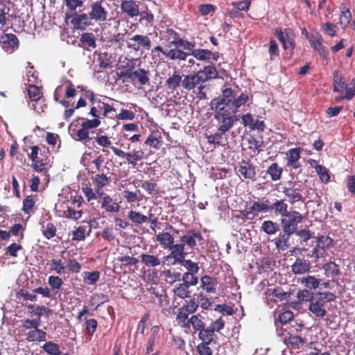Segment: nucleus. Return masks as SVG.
<instances>
[{
    "instance_id": "ddd939ff",
    "label": "nucleus",
    "mask_w": 355,
    "mask_h": 355,
    "mask_svg": "<svg viewBox=\"0 0 355 355\" xmlns=\"http://www.w3.org/2000/svg\"><path fill=\"white\" fill-rule=\"evenodd\" d=\"M235 170L244 179H248L252 181L256 180V166L249 159H242L241 162H239L238 166L235 168Z\"/></svg>"
},
{
    "instance_id": "0eeeda50",
    "label": "nucleus",
    "mask_w": 355,
    "mask_h": 355,
    "mask_svg": "<svg viewBox=\"0 0 355 355\" xmlns=\"http://www.w3.org/2000/svg\"><path fill=\"white\" fill-rule=\"evenodd\" d=\"M302 191L303 185L300 182L288 181L282 187V193L291 205L304 201Z\"/></svg>"
},
{
    "instance_id": "393cba45",
    "label": "nucleus",
    "mask_w": 355,
    "mask_h": 355,
    "mask_svg": "<svg viewBox=\"0 0 355 355\" xmlns=\"http://www.w3.org/2000/svg\"><path fill=\"white\" fill-rule=\"evenodd\" d=\"M292 234L293 233L290 232L283 231L280 232L278 236L272 240L276 248L280 250H287L290 246L289 240Z\"/></svg>"
},
{
    "instance_id": "338daca9",
    "label": "nucleus",
    "mask_w": 355,
    "mask_h": 355,
    "mask_svg": "<svg viewBox=\"0 0 355 355\" xmlns=\"http://www.w3.org/2000/svg\"><path fill=\"white\" fill-rule=\"evenodd\" d=\"M297 297L301 302H309L311 303L315 298V296H314L313 292L304 289L297 292Z\"/></svg>"
},
{
    "instance_id": "774afa93",
    "label": "nucleus",
    "mask_w": 355,
    "mask_h": 355,
    "mask_svg": "<svg viewBox=\"0 0 355 355\" xmlns=\"http://www.w3.org/2000/svg\"><path fill=\"white\" fill-rule=\"evenodd\" d=\"M181 308L185 310L186 312L193 314L197 311L198 303L194 298H191L189 300H185Z\"/></svg>"
},
{
    "instance_id": "7c9ffc66",
    "label": "nucleus",
    "mask_w": 355,
    "mask_h": 355,
    "mask_svg": "<svg viewBox=\"0 0 355 355\" xmlns=\"http://www.w3.org/2000/svg\"><path fill=\"white\" fill-rule=\"evenodd\" d=\"M121 8L123 12L131 17H136L139 14V6L134 1H123Z\"/></svg>"
},
{
    "instance_id": "680f3d73",
    "label": "nucleus",
    "mask_w": 355,
    "mask_h": 355,
    "mask_svg": "<svg viewBox=\"0 0 355 355\" xmlns=\"http://www.w3.org/2000/svg\"><path fill=\"white\" fill-rule=\"evenodd\" d=\"M182 284H188V286H193L198 283V278L196 273L184 272L182 276Z\"/></svg>"
},
{
    "instance_id": "b1692460",
    "label": "nucleus",
    "mask_w": 355,
    "mask_h": 355,
    "mask_svg": "<svg viewBox=\"0 0 355 355\" xmlns=\"http://www.w3.org/2000/svg\"><path fill=\"white\" fill-rule=\"evenodd\" d=\"M223 90L224 92H230L231 103L236 112H238L239 107L245 105L250 100L248 94L245 93H241L239 96L236 97L234 94V91L231 88H225Z\"/></svg>"
},
{
    "instance_id": "603ef678",
    "label": "nucleus",
    "mask_w": 355,
    "mask_h": 355,
    "mask_svg": "<svg viewBox=\"0 0 355 355\" xmlns=\"http://www.w3.org/2000/svg\"><path fill=\"white\" fill-rule=\"evenodd\" d=\"M129 219L135 224L140 225L148 221V217L141 213L135 211H130L128 212Z\"/></svg>"
},
{
    "instance_id": "5fc2aeb1",
    "label": "nucleus",
    "mask_w": 355,
    "mask_h": 355,
    "mask_svg": "<svg viewBox=\"0 0 355 355\" xmlns=\"http://www.w3.org/2000/svg\"><path fill=\"white\" fill-rule=\"evenodd\" d=\"M323 268L328 277H334L340 275V268L338 265L334 262L327 263L324 265Z\"/></svg>"
},
{
    "instance_id": "6e6552de",
    "label": "nucleus",
    "mask_w": 355,
    "mask_h": 355,
    "mask_svg": "<svg viewBox=\"0 0 355 355\" xmlns=\"http://www.w3.org/2000/svg\"><path fill=\"white\" fill-rule=\"evenodd\" d=\"M303 216L299 211L291 210L284 216L281 219V225L282 230L290 232L293 234L297 230V225L302 223Z\"/></svg>"
},
{
    "instance_id": "4468645a",
    "label": "nucleus",
    "mask_w": 355,
    "mask_h": 355,
    "mask_svg": "<svg viewBox=\"0 0 355 355\" xmlns=\"http://www.w3.org/2000/svg\"><path fill=\"white\" fill-rule=\"evenodd\" d=\"M308 309L314 318H323L327 314V304L318 295L309 303Z\"/></svg>"
},
{
    "instance_id": "cd10ccee",
    "label": "nucleus",
    "mask_w": 355,
    "mask_h": 355,
    "mask_svg": "<svg viewBox=\"0 0 355 355\" xmlns=\"http://www.w3.org/2000/svg\"><path fill=\"white\" fill-rule=\"evenodd\" d=\"M189 288L187 284H176L173 288L175 299L186 300L187 298H190L191 297V291L189 290Z\"/></svg>"
},
{
    "instance_id": "bf43d9fd",
    "label": "nucleus",
    "mask_w": 355,
    "mask_h": 355,
    "mask_svg": "<svg viewBox=\"0 0 355 355\" xmlns=\"http://www.w3.org/2000/svg\"><path fill=\"white\" fill-rule=\"evenodd\" d=\"M116 261L121 262L122 266L124 267L136 266L139 262V260L137 258L129 255L117 257Z\"/></svg>"
},
{
    "instance_id": "ea45409f",
    "label": "nucleus",
    "mask_w": 355,
    "mask_h": 355,
    "mask_svg": "<svg viewBox=\"0 0 355 355\" xmlns=\"http://www.w3.org/2000/svg\"><path fill=\"white\" fill-rule=\"evenodd\" d=\"M191 314L190 313L186 312L182 308H180L178 310V314L176 315L175 320L178 324H180L182 327L188 329L189 328V322L190 318H189V315Z\"/></svg>"
},
{
    "instance_id": "39448f33",
    "label": "nucleus",
    "mask_w": 355,
    "mask_h": 355,
    "mask_svg": "<svg viewBox=\"0 0 355 355\" xmlns=\"http://www.w3.org/2000/svg\"><path fill=\"white\" fill-rule=\"evenodd\" d=\"M78 119L83 121L81 128L78 130L71 129V135L76 141L87 143L91 139L89 135V130L98 127L101 125V120L98 119H88L83 117Z\"/></svg>"
},
{
    "instance_id": "3c124183",
    "label": "nucleus",
    "mask_w": 355,
    "mask_h": 355,
    "mask_svg": "<svg viewBox=\"0 0 355 355\" xmlns=\"http://www.w3.org/2000/svg\"><path fill=\"white\" fill-rule=\"evenodd\" d=\"M83 278L85 283L89 285L95 284L100 278V272L98 271L84 272Z\"/></svg>"
},
{
    "instance_id": "f03ea898",
    "label": "nucleus",
    "mask_w": 355,
    "mask_h": 355,
    "mask_svg": "<svg viewBox=\"0 0 355 355\" xmlns=\"http://www.w3.org/2000/svg\"><path fill=\"white\" fill-rule=\"evenodd\" d=\"M95 141L103 148L110 147L115 155L120 158L125 159V163H128L133 167H135L139 161L148 157V155L141 150L134 149L131 152L126 153L116 147L111 146V141L106 135H101L95 137Z\"/></svg>"
},
{
    "instance_id": "de8ad7c7",
    "label": "nucleus",
    "mask_w": 355,
    "mask_h": 355,
    "mask_svg": "<svg viewBox=\"0 0 355 355\" xmlns=\"http://www.w3.org/2000/svg\"><path fill=\"white\" fill-rule=\"evenodd\" d=\"M42 348L49 355H60L62 354L59 345L52 341L45 343Z\"/></svg>"
},
{
    "instance_id": "4d7b16f0",
    "label": "nucleus",
    "mask_w": 355,
    "mask_h": 355,
    "mask_svg": "<svg viewBox=\"0 0 355 355\" xmlns=\"http://www.w3.org/2000/svg\"><path fill=\"white\" fill-rule=\"evenodd\" d=\"M134 65L127 66V69L123 71H121L120 72H117V76L119 79L122 80L123 83L128 82L129 80H131L133 82V69H134Z\"/></svg>"
},
{
    "instance_id": "e2e57ef3",
    "label": "nucleus",
    "mask_w": 355,
    "mask_h": 355,
    "mask_svg": "<svg viewBox=\"0 0 355 355\" xmlns=\"http://www.w3.org/2000/svg\"><path fill=\"white\" fill-rule=\"evenodd\" d=\"M301 282L309 289H315L320 284V281L318 279L310 275L302 277Z\"/></svg>"
},
{
    "instance_id": "2f4dec72",
    "label": "nucleus",
    "mask_w": 355,
    "mask_h": 355,
    "mask_svg": "<svg viewBox=\"0 0 355 355\" xmlns=\"http://www.w3.org/2000/svg\"><path fill=\"white\" fill-rule=\"evenodd\" d=\"M133 75V82L137 80L138 83L141 85H147L150 83V73L148 71H146L144 69H138L136 71H134L132 73Z\"/></svg>"
},
{
    "instance_id": "a878e982",
    "label": "nucleus",
    "mask_w": 355,
    "mask_h": 355,
    "mask_svg": "<svg viewBox=\"0 0 355 355\" xmlns=\"http://www.w3.org/2000/svg\"><path fill=\"white\" fill-rule=\"evenodd\" d=\"M311 268L309 260L297 258L291 266V270L295 275H303L309 272Z\"/></svg>"
},
{
    "instance_id": "79ce46f5",
    "label": "nucleus",
    "mask_w": 355,
    "mask_h": 355,
    "mask_svg": "<svg viewBox=\"0 0 355 355\" xmlns=\"http://www.w3.org/2000/svg\"><path fill=\"white\" fill-rule=\"evenodd\" d=\"M306 339L302 338L300 335L293 336L285 338V342L288 343L293 349H300L306 343Z\"/></svg>"
},
{
    "instance_id": "473e14b6",
    "label": "nucleus",
    "mask_w": 355,
    "mask_h": 355,
    "mask_svg": "<svg viewBox=\"0 0 355 355\" xmlns=\"http://www.w3.org/2000/svg\"><path fill=\"white\" fill-rule=\"evenodd\" d=\"M283 168L277 163H272L266 170L268 174L272 181H278L282 178Z\"/></svg>"
},
{
    "instance_id": "f257e3e1",
    "label": "nucleus",
    "mask_w": 355,
    "mask_h": 355,
    "mask_svg": "<svg viewBox=\"0 0 355 355\" xmlns=\"http://www.w3.org/2000/svg\"><path fill=\"white\" fill-rule=\"evenodd\" d=\"M159 53H162L166 58L175 60H186L189 55H193L198 60L207 61L211 59L212 51L205 49H196L193 53L184 52L178 49H164L160 46H157L151 50L153 58L159 57Z\"/></svg>"
},
{
    "instance_id": "6e6d98bb",
    "label": "nucleus",
    "mask_w": 355,
    "mask_h": 355,
    "mask_svg": "<svg viewBox=\"0 0 355 355\" xmlns=\"http://www.w3.org/2000/svg\"><path fill=\"white\" fill-rule=\"evenodd\" d=\"M28 95L32 101H37L42 97V92L35 85H30L28 88Z\"/></svg>"
},
{
    "instance_id": "a211bd4d",
    "label": "nucleus",
    "mask_w": 355,
    "mask_h": 355,
    "mask_svg": "<svg viewBox=\"0 0 355 355\" xmlns=\"http://www.w3.org/2000/svg\"><path fill=\"white\" fill-rule=\"evenodd\" d=\"M92 184L96 192L98 193V197H103L104 192L103 188L110 184V178L103 173H98L91 178Z\"/></svg>"
},
{
    "instance_id": "2eb2a0df",
    "label": "nucleus",
    "mask_w": 355,
    "mask_h": 355,
    "mask_svg": "<svg viewBox=\"0 0 355 355\" xmlns=\"http://www.w3.org/2000/svg\"><path fill=\"white\" fill-rule=\"evenodd\" d=\"M127 46L136 51L141 49L149 50L151 46V40L146 35H135L127 42Z\"/></svg>"
},
{
    "instance_id": "9b49d317",
    "label": "nucleus",
    "mask_w": 355,
    "mask_h": 355,
    "mask_svg": "<svg viewBox=\"0 0 355 355\" xmlns=\"http://www.w3.org/2000/svg\"><path fill=\"white\" fill-rule=\"evenodd\" d=\"M186 78H187V75L182 78L180 71L175 70L166 80L165 85L168 89L172 92L175 91L180 85L184 89L189 92L194 89V87L187 85Z\"/></svg>"
},
{
    "instance_id": "49530a36",
    "label": "nucleus",
    "mask_w": 355,
    "mask_h": 355,
    "mask_svg": "<svg viewBox=\"0 0 355 355\" xmlns=\"http://www.w3.org/2000/svg\"><path fill=\"white\" fill-rule=\"evenodd\" d=\"M42 232L43 236L48 240L51 239L56 235L57 228L53 223H47L42 225Z\"/></svg>"
},
{
    "instance_id": "864d4df0",
    "label": "nucleus",
    "mask_w": 355,
    "mask_h": 355,
    "mask_svg": "<svg viewBox=\"0 0 355 355\" xmlns=\"http://www.w3.org/2000/svg\"><path fill=\"white\" fill-rule=\"evenodd\" d=\"M110 56L107 53H99L97 61L100 69H106L112 67Z\"/></svg>"
},
{
    "instance_id": "6ab92c4d",
    "label": "nucleus",
    "mask_w": 355,
    "mask_h": 355,
    "mask_svg": "<svg viewBox=\"0 0 355 355\" xmlns=\"http://www.w3.org/2000/svg\"><path fill=\"white\" fill-rule=\"evenodd\" d=\"M219 123L218 131L222 133L228 132L234 125V122L237 120L236 116H214Z\"/></svg>"
},
{
    "instance_id": "f8f14e48",
    "label": "nucleus",
    "mask_w": 355,
    "mask_h": 355,
    "mask_svg": "<svg viewBox=\"0 0 355 355\" xmlns=\"http://www.w3.org/2000/svg\"><path fill=\"white\" fill-rule=\"evenodd\" d=\"M306 32L305 37L309 40L311 46L316 51L318 52L320 55L325 60L329 59V51L325 46L322 44V35L309 34L306 28H303L302 33Z\"/></svg>"
},
{
    "instance_id": "c85d7f7f",
    "label": "nucleus",
    "mask_w": 355,
    "mask_h": 355,
    "mask_svg": "<svg viewBox=\"0 0 355 355\" xmlns=\"http://www.w3.org/2000/svg\"><path fill=\"white\" fill-rule=\"evenodd\" d=\"M169 250H171V252L168 257H173L178 262L183 260L187 254L184 252L185 245L182 242L178 244H174L173 243Z\"/></svg>"
},
{
    "instance_id": "20e7f679",
    "label": "nucleus",
    "mask_w": 355,
    "mask_h": 355,
    "mask_svg": "<svg viewBox=\"0 0 355 355\" xmlns=\"http://www.w3.org/2000/svg\"><path fill=\"white\" fill-rule=\"evenodd\" d=\"M218 77V72L216 67L212 64L204 66L202 69L194 73L187 74V83L189 85L196 87L200 83H205Z\"/></svg>"
},
{
    "instance_id": "c03bdc74",
    "label": "nucleus",
    "mask_w": 355,
    "mask_h": 355,
    "mask_svg": "<svg viewBox=\"0 0 355 355\" xmlns=\"http://www.w3.org/2000/svg\"><path fill=\"white\" fill-rule=\"evenodd\" d=\"M166 41L168 42L170 45H173L175 47V49L178 48L179 41L181 40V37L178 33L174 31L172 28H168L165 32Z\"/></svg>"
},
{
    "instance_id": "58836bf2",
    "label": "nucleus",
    "mask_w": 355,
    "mask_h": 355,
    "mask_svg": "<svg viewBox=\"0 0 355 355\" xmlns=\"http://www.w3.org/2000/svg\"><path fill=\"white\" fill-rule=\"evenodd\" d=\"M156 240L164 248L169 249L174 243L173 236L168 232H162L156 235Z\"/></svg>"
},
{
    "instance_id": "4c0bfd02",
    "label": "nucleus",
    "mask_w": 355,
    "mask_h": 355,
    "mask_svg": "<svg viewBox=\"0 0 355 355\" xmlns=\"http://www.w3.org/2000/svg\"><path fill=\"white\" fill-rule=\"evenodd\" d=\"M272 211L276 215L281 216L282 218L286 215L289 211H288V205L286 203L285 200H277L272 203Z\"/></svg>"
},
{
    "instance_id": "dca6fc26",
    "label": "nucleus",
    "mask_w": 355,
    "mask_h": 355,
    "mask_svg": "<svg viewBox=\"0 0 355 355\" xmlns=\"http://www.w3.org/2000/svg\"><path fill=\"white\" fill-rule=\"evenodd\" d=\"M2 48L9 53H13L19 46L17 37L12 33H5L0 38Z\"/></svg>"
},
{
    "instance_id": "f3484780",
    "label": "nucleus",
    "mask_w": 355,
    "mask_h": 355,
    "mask_svg": "<svg viewBox=\"0 0 355 355\" xmlns=\"http://www.w3.org/2000/svg\"><path fill=\"white\" fill-rule=\"evenodd\" d=\"M196 240L201 241L203 240L202 234L195 230H189L185 235L180 237V242L184 243L189 249L193 250L196 245Z\"/></svg>"
},
{
    "instance_id": "bb28decb",
    "label": "nucleus",
    "mask_w": 355,
    "mask_h": 355,
    "mask_svg": "<svg viewBox=\"0 0 355 355\" xmlns=\"http://www.w3.org/2000/svg\"><path fill=\"white\" fill-rule=\"evenodd\" d=\"M300 148H294L289 149L286 153L288 157L287 165L294 169H297L301 166L299 159H300Z\"/></svg>"
},
{
    "instance_id": "5701e85b",
    "label": "nucleus",
    "mask_w": 355,
    "mask_h": 355,
    "mask_svg": "<svg viewBox=\"0 0 355 355\" xmlns=\"http://www.w3.org/2000/svg\"><path fill=\"white\" fill-rule=\"evenodd\" d=\"M49 156H44L42 158H38L31 164V167L34 171L37 173H42L44 175H48L49 168L51 166L50 164Z\"/></svg>"
},
{
    "instance_id": "a18cd8bd",
    "label": "nucleus",
    "mask_w": 355,
    "mask_h": 355,
    "mask_svg": "<svg viewBox=\"0 0 355 355\" xmlns=\"http://www.w3.org/2000/svg\"><path fill=\"white\" fill-rule=\"evenodd\" d=\"M214 333L209 326L207 328L205 326L198 333L199 338L205 343H211L214 340Z\"/></svg>"
},
{
    "instance_id": "37998d69",
    "label": "nucleus",
    "mask_w": 355,
    "mask_h": 355,
    "mask_svg": "<svg viewBox=\"0 0 355 355\" xmlns=\"http://www.w3.org/2000/svg\"><path fill=\"white\" fill-rule=\"evenodd\" d=\"M51 270L58 275L67 273V268L64 262L61 259H53L50 261Z\"/></svg>"
},
{
    "instance_id": "9d476101",
    "label": "nucleus",
    "mask_w": 355,
    "mask_h": 355,
    "mask_svg": "<svg viewBox=\"0 0 355 355\" xmlns=\"http://www.w3.org/2000/svg\"><path fill=\"white\" fill-rule=\"evenodd\" d=\"M263 295L265 302L272 307L274 304L287 300L291 294L284 291L281 286H277L274 288H268Z\"/></svg>"
},
{
    "instance_id": "7ed1b4c3",
    "label": "nucleus",
    "mask_w": 355,
    "mask_h": 355,
    "mask_svg": "<svg viewBox=\"0 0 355 355\" xmlns=\"http://www.w3.org/2000/svg\"><path fill=\"white\" fill-rule=\"evenodd\" d=\"M230 92H224L210 102V109L214 111V116H235L236 112L231 103Z\"/></svg>"
},
{
    "instance_id": "e433bc0d",
    "label": "nucleus",
    "mask_w": 355,
    "mask_h": 355,
    "mask_svg": "<svg viewBox=\"0 0 355 355\" xmlns=\"http://www.w3.org/2000/svg\"><path fill=\"white\" fill-rule=\"evenodd\" d=\"M162 142V137L158 132H153L146 139L144 144L157 150Z\"/></svg>"
},
{
    "instance_id": "09e8293b",
    "label": "nucleus",
    "mask_w": 355,
    "mask_h": 355,
    "mask_svg": "<svg viewBox=\"0 0 355 355\" xmlns=\"http://www.w3.org/2000/svg\"><path fill=\"white\" fill-rule=\"evenodd\" d=\"M80 41L85 47L94 49L96 46L94 35L92 33H84L81 35Z\"/></svg>"
},
{
    "instance_id": "0e129e2a",
    "label": "nucleus",
    "mask_w": 355,
    "mask_h": 355,
    "mask_svg": "<svg viewBox=\"0 0 355 355\" xmlns=\"http://www.w3.org/2000/svg\"><path fill=\"white\" fill-rule=\"evenodd\" d=\"M260 212L257 210V207L253 202L250 208L247 209H244L241 211V214L243 217H245L247 220H253L254 219Z\"/></svg>"
},
{
    "instance_id": "c9c22d12",
    "label": "nucleus",
    "mask_w": 355,
    "mask_h": 355,
    "mask_svg": "<svg viewBox=\"0 0 355 355\" xmlns=\"http://www.w3.org/2000/svg\"><path fill=\"white\" fill-rule=\"evenodd\" d=\"M26 336L28 342L45 341L46 340V333L38 328L29 331Z\"/></svg>"
},
{
    "instance_id": "c756f323",
    "label": "nucleus",
    "mask_w": 355,
    "mask_h": 355,
    "mask_svg": "<svg viewBox=\"0 0 355 355\" xmlns=\"http://www.w3.org/2000/svg\"><path fill=\"white\" fill-rule=\"evenodd\" d=\"M140 258L141 263L148 268H155L164 262L162 261L157 256L147 253H142Z\"/></svg>"
},
{
    "instance_id": "423d86ee",
    "label": "nucleus",
    "mask_w": 355,
    "mask_h": 355,
    "mask_svg": "<svg viewBox=\"0 0 355 355\" xmlns=\"http://www.w3.org/2000/svg\"><path fill=\"white\" fill-rule=\"evenodd\" d=\"M275 35L282 44L284 50L288 51L290 56H292L296 46L295 34L293 29L286 28L282 30L281 28H276Z\"/></svg>"
},
{
    "instance_id": "1a4fd4ad",
    "label": "nucleus",
    "mask_w": 355,
    "mask_h": 355,
    "mask_svg": "<svg viewBox=\"0 0 355 355\" xmlns=\"http://www.w3.org/2000/svg\"><path fill=\"white\" fill-rule=\"evenodd\" d=\"M316 245L312 250V257L315 259L323 258L328 255V250L334 246V240L328 236L315 237Z\"/></svg>"
},
{
    "instance_id": "8fccbe9b",
    "label": "nucleus",
    "mask_w": 355,
    "mask_h": 355,
    "mask_svg": "<svg viewBox=\"0 0 355 355\" xmlns=\"http://www.w3.org/2000/svg\"><path fill=\"white\" fill-rule=\"evenodd\" d=\"M189 324V328L192 327L195 331H198L202 330V329H203L204 327L205 326V324L202 320V316L199 314L192 315L191 317L190 318V322Z\"/></svg>"
},
{
    "instance_id": "412c9836",
    "label": "nucleus",
    "mask_w": 355,
    "mask_h": 355,
    "mask_svg": "<svg viewBox=\"0 0 355 355\" xmlns=\"http://www.w3.org/2000/svg\"><path fill=\"white\" fill-rule=\"evenodd\" d=\"M91 18L89 15L85 13L78 14L75 12L73 15V18L71 23L73 24L75 28L79 30H85L86 28L92 24Z\"/></svg>"
},
{
    "instance_id": "72a5a7b5",
    "label": "nucleus",
    "mask_w": 355,
    "mask_h": 355,
    "mask_svg": "<svg viewBox=\"0 0 355 355\" xmlns=\"http://www.w3.org/2000/svg\"><path fill=\"white\" fill-rule=\"evenodd\" d=\"M334 92H342L345 87V82L343 76L339 70H335L333 73Z\"/></svg>"
},
{
    "instance_id": "4be33fe9",
    "label": "nucleus",
    "mask_w": 355,
    "mask_h": 355,
    "mask_svg": "<svg viewBox=\"0 0 355 355\" xmlns=\"http://www.w3.org/2000/svg\"><path fill=\"white\" fill-rule=\"evenodd\" d=\"M218 282L216 277L205 275L200 278V287L207 293L216 292Z\"/></svg>"
},
{
    "instance_id": "13d9d810",
    "label": "nucleus",
    "mask_w": 355,
    "mask_h": 355,
    "mask_svg": "<svg viewBox=\"0 0 355 355\" xmlns=\"http://www.w3.org/2000/svg\"><path fill=\"white\" fill-rule=\"evenodd\" d=\"M35 205V202L33 196L32 195L28 196L23 200L22 211L26 214H30L33 212Z\"/></svg>"
},
{
    "instance_id": "052dcab7",
    "label": "nucleus",
    "mask_w": 355,
    "mask_h": 355,
    "mask_svg": "<svg viewBox=\"0 0 355 355\" xmlns=\"http://www.w3.org/2000/svg\"><path fill=\"white\" fill-rule=\"evenodd\" d=\"M82 210H76V208L72 207V206H68L67 209L64 211V216L76 220L81 218L83 215Z\"/></svg>"
},
{
    "instance_id": "f704fd0d",
    "label": "nucleus",
    "mask_w": 355,
    "mask_h": 355,
    "mask_svg": "<svg viewBox=\"0 0 355 355\" xmlns=\"http://www.w3.org/2000/svg\"><path fill=\"white\" fill-rule=\"evenodd\" d=\"M340 15L339 17V24L341 28L345 30L350 23L352 19V13L349 8L346 7L344 4L340 7Z\"/></svg>"
},
{
    "instance_id": "aec40b11",
    "label": "nucleus",
    "mask_w": 355,
    "mask_h": 355,
    "mask_svg": "<svg viewBox=\"0 0 355 355\" xmlns=\"http://www.w3.org/2000/svg\"><path fill=\"white\" fill-rule=\"evenodd\" d=\"M101 198V208L107 213H117L120 210L119 204L114 200L110 196L104 193Z\"/></svg>"
},
{
    "instance_id": "69168bd1",
    "label": "nucleus",
    "mask_w": 355,
    "mask_h": 355,
    "mask_svg": "<svg viewBox=\"0 0 355 355\" xmlns=\"http://www.w3.org/2000/svg\"><path fill=\"white\" fill-rule=\"evenodd\" d=\"M48 284L52 290L58 291L63 285V281L62 278L58 275H51L48 278Z\"/></svg>"
},
{
    "instance_id": "a19ab883",
    "label": "nucleus",
    "mask_w": 355,
    "mask_h": 355,
    "mask_svg": "<svg viewBox=\"0 0 355 355\" xmlns=\"http://www.w3.org/2000/svg\"><path fill=\"white\" fill-rule=\"evenodd\" d=\"M261 230L268 235H273L279 230V225L272 220L262 223Z\"/></svg>"
}]
</instances>
